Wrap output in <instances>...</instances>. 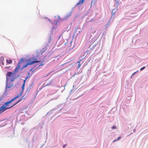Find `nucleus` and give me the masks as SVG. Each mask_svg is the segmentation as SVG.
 I'll return each instance as SVG.
<instances>
[{
  "instance_id": "obj_1",
  "label": "nucleus",
  "mask_w": 148,
  "mask_h": 148,
  "mask_svg": "<svg viewBox=\"0 0 148 148\" xmlns=\"http://www.w3.org/2000/svg\"><path fill=\"white\" fill-rule=\"evenodd\" d=\"M22 95V92L19 93L18 95L14 97L13 99L5 103L3 106L0 107V114L1 113L6 110L9 109L16 105V104H15V103L13 105H11L10 103L15 99L21 96Z\"/></svg>"
},
{
  "instance_id": "obj_2",
  "label": "nucleus",
  "mask_w": 148,
  "mask_h": 148,
  "mask_svg": "<svg viewBox=\"0 0 148 148\" xmlns=\"http://www.w3.org/2000/svg\"><path fill=\"white\" fill-rule=\"evenodd\" d=\"M20 63L21 62H20L18 63L17 66L15 69L14 72H8L6 74V80L7 81H8L10 80L11 82H13L14 80L16 78L15 76L16 73V72H18L17 70H18L20 68Z\"/></svg>"
},
{
  "instance_id": "obj_3",
  "label": "nucleus",
  "mask_w": 148,
  "mask_h": 148,
  "mask_svg": "<svg viewBox=\"0 0 148 148\" xmlns=\"http://www.w3.org/2000/svg\"><path fill=\"white\" fill-rule=\"evenodd\" d=\"M40 62V61H37L35 58H31L28 60L27 63L26 65H24L23 68L26 67L29 65H30L35 63H39Z\"/></svg>"
},
{
  "instance_id": "obj_4",
  "label": "nucleus",
  "mask_w": 148,
  "mask_h": 148,
  "mask_svg": "<svg viewBox=\"0 0 148 148\" xmlns=\"http://www.w3.org/2000/svg\"><path fill=\"white\" fill-rule=\"evenodd\" d=\"M71 16L70 12L69 14H68L64 17L62 19V21H66L67 20L68 18H69Z\"/></svg>"
},
{
  "instance_id": "obj_5",
  "label": "nucleus",
  "mask_w": 148,
  "mask_h": 148,
  "mask_svg": "<svg viewBox=\"0 0 148 148\" xmlns=\"http://www.w3.org/2000/svg\"><path fill=\"white\" fill-rule=\"evenodd\" d=\"M8 81L6 80V89H7L8 88H10L12 86V84H8Z\"/></svg>"
},
{
  "instance_id": "obj_6",
  "label": "nucleus",
  "mask_w": 148,
  "mask_h": 148,
  "mask_svg": "<svg viewBox=\"0 0 148 148\" xmlns=\"http://www.w3.org/2000/svg\"><path fill=\"white\" fill-rule=\"evenodd\" d=\"M26 98V96H25V95L23 96H22L20 99L18 100L17 102L15 103V104H17L20 101H21L22 100H25Z\"/></svg>"
},
{
  "instance_id": "obj_7",
  "label": "nucleus",
  "mask_w": 148,
  "mask_h": 148,
  "mask_svg": "<svg viewBox=\"0 0 148 148\" xmlns=\"http://www.w3.org/2000/svg\"><path fill=\"white\" fill-rule=\"evenodd\" d=\"M27 78H28V77H27L24 80V81L23 83V86H22V91L21 92H21H22V93H23V90L24 89V87H25V81H26V79H27Z\"/></svg>"
},
{
  "instance_id": "obj_8",
  "label": "nucleus",
  "mask_w": 148,
  "mask_h": 148,
  "mask_svg": "<svg viewBox=\"0 0 148 148\" xmlns=\"http://www.w3.org/2000/svg\"><path fill=\"white\" fill-rule=\"evenodd\" d=\"M37 54V56H39L40 55H42V51L41 50H38L36 51Z\"/></svg>"
},
{
  "instance_id": "obj_9",
  "label": "nucleus",
  "mask_w": 148,
  "mask_h": 148,
  "mask_svg": "<svg viewBox=\"0 0 148 148\" xmlns=\"http://www.w3.org/2000/svg\"><path fill=\"white\" fill-rule=\"evenodd\" d=\"M32 85H33V84H31L29 87V88H28L27 90H26V93H28L30 90L31 89V88H32Z\"/></svg>"
},
{
  "instance_id": "obj_10",
  "label": "nucleus",
  "mask_w": 148,
  "mask_h": 148,
  "mask_svg": "<svg viewBox=\"0 0 148 148\" xmlns=\"http://www.w3.org/2000/svg\"><path fill=\"white\" fill-rule=\"evenodd\" d=\"M84 1V0H79V2L76 4V5H78L80 4H82Z\"/></svg>"
},
{
  "instance_id": "obj_11",
  "label": "nucleus",
  "mask_w": 148,
  "mask_h": 148,
  "mask_svg": "<svg viewBox=\"0 0 148 148\" xmlns=\"http://www.w3.org/2000/svg\"><path fill=\"white\" fill-rule=\"evenodd\" d=\"M6 62L7 64H10L12 62L11 60H8V59H6Z\"/></svg>"
},
{
  "instance_id": "obj_12",
  "label": "nucleus",
  "mask_w": 148,
  "mask_h": 148,
  "mask_svg": "<svg viewBox=\"0 0 148 148\" xmlns=\"http://www.w3.org/2000/svg\"><path fill=\"white\" fill-rule=\"evenodd\" d=\"M48 42L49 43H50L51 40V36H50L49 37V38L48 39Z\"/></svg>"
},
{
  "instance_id": "obj_13",
  "label": "nucleus",
  "mask_w": 148,
  "mask_h": 148,
  "mask_svg": "<svg viewBox=\"0 0 148 148\" xmlns=\"http://www.w3.org/2000/svg\"><path fill=\"white\" fill-rule=\"evenodd\" d=\"M37 65H38V67H39L40 66H41L43 64H41L40 63L37 64Z\"/></svg>"
},
{
  "instance_id": "obj_14",
  "label": "nucleus",
  "mask_w": 148,
  "mask_h": 148,
  "mask_svg": "<svg viewBox=\"0 0 148 148\" xmlns=\"http://www.w3.org/2000/svg\"><path fill=\"white\" fill-rule=\"evenodd\" d=\"M112 129H116V127L115 126H113L111 127Z\"/></svg>"
},
{
  "instance_id": "obj_15",
  "label": "nucleus",
  "mask_w": 148,
  "mask_h": 148,
  "mask_svg": "<svg viewBox=\"0 0 148 148\" xmlns=\"http://www.w3.org/2000/svg\"><path fill=\"white\" fill-rule=\"evenodd\" d=\"M77 63H79L78 66V67L79 68L81 66V64H80V62L79 61L77 62Z\"/></svg>"
},
{
  "instance_id": "obj_16",
  "label": "nucleus",
  "mask_w": 148,
  "mask_h": 148,
  "mask_svg": "<svg viewBox=\"0 0 148 148\" xmlns=\"http://www.w3.org/2000/svg\"><path fill=\"white\" fill-rule=\"evenodd\" d=\"M145 67L144 66V67H143L141 68L140 69V71H141V70H143L145 68Z\"/></svg>"
},
{
  "instance_id": "obj_17",
  "label": "nucleus",
  "mask_w": 148,
  "mask_h": 148,
  "mask_svg": "<svg viewBox=\"0 0 148 148\" xmlns=\"http://www.w3.org/2000/svg\"><path fill=\"white\" fill-rule=\"evenodd\" d=\"M121 136L119 137L118 138H117V140H119L121 139Z\"/></svg>"
},
{
  "instance_id": "obj_18",
  "label": "nucleus",
  "mask_w": 148,
  "mask_h": 148,
  "mask_svg": "<svg viewBox=\"0 0 148 148\" xmlns=\"http://www.w3.org/2000/svg\"><path fill=\"white\" fill-rule=\"evenodd\" d=\"M66 145H64L63 146V148H65V147H66Z\"/></svg>"
},
{
  "instance_id": "obj_19",
  "label": "nucleus",
  "mask_w": 148,
  "mask_h": 148,
  "mask_svg": "<svg viewBox=\"0 0 148 148\" xmlns=\"http://www.w3.org/2000/svg\"><path fill=\"white\" fill-rule=\"evenodd\" d=\"M1 64L2 65H4V63L2 61L1 62Z\"/></svg>"
},
{
  "instance_id": "obj_20",
  "label": "nucleus",
  "mask_w": 148,
  "mask_h": 148,
  "mask_svg": "<svg viewBox=\"0 0 148 148\" xmlns=\"http://www.w3.org/2000/svg\"><path fill=\"white\" fill-rule=\"evenodd\" d=\"M116 140H117L115 139V140H114L112 142H114L116 141Z\"/></svg>"
},
{
  "instance_id": "obj_21",
  "label": "nucleus",
  "mask_w": 148,
  "mask_h": 148,
  "mask_svg": "<svg viewBox=\"0 0 148 148\" xmlns=\"http://www.w3.org/2000/svg\"><path fill=\"white\" fill-rule=\"evenodd\" d=\"M1 60H4V58H3V57L1 58Z\"/></svg>"
},
{
  "instance_id": "obj_22",
  "label": "nucleus",
  "mask_w": 148,
  "mask_h": 148,
  "mask_svg": "<svg viewBox=\"0 0 148 148\" xmlns=\"http://www.w3.org/2000/svg\"><path fill=\"white\" fill-rule=\"evenodd\" d=\"M61 36H62V35H61H61H60L59 36V37H58V38H59V39H60V38Z\"/></svg>"
},
{
  "instance_id": "obj_23",
  "label": "nucleus",
  "mask_w": 148,
  "mask_h": 148,
  "mask_svg": "<svg viewBox=\"0 0 148 148\" xmlns=\"http://www.w3.org/2000/svg\"><path fill=\"white\" fill-rule=\"evenodd\" d=\"M9 67L6 66V67H5V68L6 69H9Z\"/></svg>"
},
{
  "instance_id": "obj_24",
  "label": "nucleus",
  "mask_w": 148,
  "mask_h": 148,
  "mask_svg": "<svg viewBox=\"0 0 148 148\" xmlns=\"http://www.w3.org/2000/svg\"><path fill=\"white\" fill-rule=\"evenodd\" d=\"M115 0L116 1V3H118V4H119V2H118V1H116V0Z\"/></svg>"
},
{
  "instance_id": "obj_25",
  "label": "nucleus",
  "mask_w": 148,
  "mask_h": 148,
  "mask_svg": "<svg viewBox=\"0 0 148 148\" xmlns=\"http://www.w3.org/2000/svg\"><path fill=\"white\" fill-rule=\"evenodd\" d=\"M33 69L32 68V69L30 70V71H32V70H33Z\"/></svg>"
},
{
  "instance_id": "obj_26",
  "label": "nucleus",
  "mask_w": 148,
  "mask_h": 148,
  "mask_svg": "<svg viewBox=\"0 0 148 148\" xmlns=\"http://www.w3.org/2000/svg\"><path fill=\"white\" fill-rule=\"evenodd\" d=\"M59 18H60V17L59 16Z\"/></svg>"
},
{
  "instance_id": "obj_27",
  "label": "nucleus",
  "mask_w": 148,
  "mask_h": 148,
  "mask_svg": "<svg viewBox=\"0 0 148 148\" xmlns=\"http://www.w3.org/2000/svg\"><path fill=\"white\" fill-rule=\"evenodd\" d=\"M135 130H134V132H135Z\"/></svg>"
},
{
  "instance_id": "obj_28",
  "label": "nucleus",
  "mask_w": 148,
  "mask_h": 148,
  "mask_svg": "<svg viewBox=\"0 0 148 148\" xmlns=\"http://www.w3.org/2000/svg\"><path fill=\"white\" fill-rule=\"evenodd\" d=\"M135 130H134V132H135Z\"/></svg>"
},
{
  "instance_id": "obj_29",
  "label": "nucleus",
  "mask_w": 148,
  "mask_h": 148,
  "mask_svg": "<svg viewBox=\"0 0 148 148\" xmlns=\"http://www.w3.org/2000/svg\"><path fill=\"white\" fill-rule=\"evenodd\" d=\"M135 130H134V132H135Z\"/></svg>"
},
{
  "instance_id": "obj_30",
  "label": "nucleus",
  "mask_w": 148,
  "mask_h": 148,
  "mask_svg": "<svg viewBox=\"0 0 148 148\" xmlns=\"http://www.w3.org/2000/svg\"><path fill=\"white\" fill-rule=\"evenodd\" d=\"M147 44L148 45V43H147Z\"/></svg>"
}]
</instances>
